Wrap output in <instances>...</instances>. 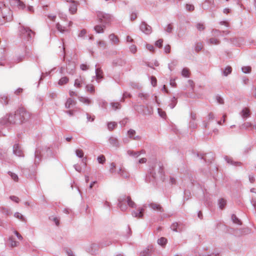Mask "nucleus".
I'll return each mask as SVG.
<instances>
[{"label":"nucleus","instance_id":"f257e3e1","mask_svg":"<svg viewBox=\"0 0 256 256\" xmlns=\"http://www.w3.org/2000/svg\"><path fill=\"white\" fill-rule=\"evenodd\" d=\"M118 206L121 210L126 211L128 208V206L134 208L136 204L132 200L130 196L123 195L118 198Z\"/></svg>","mask_w":256,"mask_h":256},{"label":"nucleus","instance_id":"e2e57ef3","mask_svg":"<svg viewBox=\"0 0 256 256\" xmlns=\"http://www.w3.org/2000/svg\"><path fill=\"white\" fill-rule=\"evenodd\" d=\"M177 64L178 62L176 60H173L172 62L170 64H168L169 70L170 71H172V70L173 68L177 65Z\"/></svg>","mask_w":256,"mask_h":256},{"label":"nucleus","instance_id":"9d476101","mask_svg":"<svg viewBox=\"0 0 256 256\" xmlns=\"http://www.w3.org/2000/svg\"><path fill=\"white\" fill-rule=\"evenodd\" d=\"M140 30L146 34H150L152 32V28L146 22H142L140 26Z\"/></svg>","mask_w":256,"mask_h":256},{"label":"nucleus","instance_id":"412c9836","mask_svg":"<svg viewBox=\"0 0 256 256\" xmlns=\"http://www.w3.org/2000/svg\"><path fill=\"white\" fill-rule=\"evenodd\" d=\"M109 143L112 146L116 148L120 146V143L118 138L113 136H110L108 139Z\"/></svg>","mask_w":256,"mask_h":256},{"label":"nucleus","instance_id":"2f4dec72","mask_svg":"<svg viewBox=\"0 0 256 256\" xmlns=\"http://www.w3.org/2000/svg\"><path fill=\"white\" fill-rule=\"evenodd\" d=\"M158 174L159 176V178L162 181H164V172L163 167L160 164H159L158 166Z\"/></svg>","mask_w":256,"mask_h":256},{"label":"nucleus","instance_id":"f03ea898","mask_svg":"<svg viewBox=\"0 0 256 256\" xmlns=\"http://www.w3.org/2000/svg\"><path fill=\"white\" fill-rule=\"evenodd\" d=\"M0 9L3 20H0V25L4 24L5 21L10 22L12 19V14L11 10L6 7L2 2L0 3Z\"/></svg>","mask_w":256,"mask_h":256},{"label":"nucleus","instance_id":"6e6552de","mask_svg":"<svg viewBox=\"0 0 256 256\" xmlns=\"http://www.w3.org/2000/svg\"><path fill=\"white\" fill-rule=\"evenodd\" d=\"M157 179V176L155 170L152 168L150 169V171L146 176V181L148 182L154 183Z\"/></svg>","mask_w":256,"mask_h":256},{"label":"nucleus","instance_id":"7ed1b4c3","mask_svg":"<svg viewBox=\"0 0 256 256\" xmlns=\"http://www.w3.org/2000/svg\"><path fill=\"white\" fill-rule=\"evenodd\" d=\"M20 38L27 41L30 40L35 34L30 28L21 26L19 28Z\"/></svg>","mask_w":256,"mask_h":256},{"label":"nucleus","instance_id":"79ce46f5","mask_svg":"<svg viewBox=\"0 0 256 256\" xmlns=\"http://www.w3.org/2000/svg\"><path fill=\"white\" fill-rule=\"evenodd\" d=\"M0 210L2 214L6 216H9L12 214V212H10V210L7 208L2 207L0 208Z\"/></svg>","mask_w":256,"mask_h":256},{"label":"nucleus","instance_id":"8fccbe9b","mask_svg":"<svg viewBox=\"0 0 256 256\" xmlns=\"http://www.w3.org/2000/svg\"><path fill=\"white\" fill-rule=\"evenodd\" d=\"M144 106L143 105H136L134 106L135 110H137L138 112L144 114V110H142L144 108Z\"/></svg>","mask_w":256,"mask_h":256},{"label":"nucleus","instance_id":"423d86ee","mask_svg":"<svg viewBox=\"0 0 256 256\" xmlns=\"http://www.w3.org/2000/svg\"><path fill=\"white\" fill-rule=\"evenodd\" d=\"M18 118L16 116V114H6L4 118H3L0 122L2 125H5L8 124H18L17 122Z\"/></svg>","mask_w":256,"mask_h":256},{"label":"nucleus","instance_id":"69168bd1","mask_svg":"<svg viewBox=\"0 0 256 256\" xmlns=\"http://www.w3.org/2000/svg\"><path fill=\"white\" fill-rule=\"evenodd\" d=\"M14 217L22 221L24 220V218L23 216L18 212H16L14 214Z\"/></svg>","mask_w":256,"mask_h":256},{"label":"nucleus","instance_id":"6ab92c4d","mask_svg":"<svg viewBox=\"0 0 256 256\" xmlns=\"http://www.w3.org/2000/svg\"><path fill=\"white\" fill-rule=\"evenodd\" d=\"M138 97L144 101L146 108H148V104L145 101L148 100L150 98V94L147 93L140 92L138 94Z\"/></svg>","mask_w":256,"mask_h":256},{"label":"nucleus","instance_id":"ddd939ff","mask_svg":"<svg viewBox=\"0 0 256 256\" xmlns=\"http://www.w3.org/2000/svg\"><path fill=\"white\" fill-rule=\"evenodd\" d=\"M13 153L19 157H23L24 156L23 150L22 149L21 146L18 144H16L14 145Z\"/></svg>","mask_w":256,"mask_h":256},{"label":"nucleus","instance_id":"052dcab7","mask_svg":"<svg viewBox=\"0 0 256 256\" xmlns=\"http://www.w3.org/2000/svg\"><path fill=\"white\" fill-rule=\"evenodd\" d=\"M69 94H70V96L71 97L70 98H72L73 99L75 97L78 98H80V97L78 96V94L76 92H74L72 90H70Z\"/></svg>","mask_w":256,"mask_h":256},{"label":"nucleus","instance_id":"bb28decb","mask_svg":"<svg viewBox=\"0 0 256 256\" xmlns=\"http://www.w3.org/2000/svg\"><path fill=\"white\" fill-rule=\"evenodd\" d=\"M66 72L70 74H72L75 68V66L73 62H69L66 66Z\"/></svg>","mask_w":256,"mask_h":256},{"label":"nucleus","instance_id":"39448f33","mask_svg":"<svg viewBox=\"0 0 256 256\" xmlns=\"http://www.w3.org/2000/svg\"><path fill=\"white\" fill-rule=\"evenodd\" d=\"M96 13L98 20L100 22L106 25L110 22L112 17L110 14L100 11H97Z\"/></svg>","mask_w":256,"mask_h":256},{"label":"nucleus","instance_id":"4be33fe9","mask_svg":"<svg viewBox=\"0 0 256 256\" xmlns=\"http://www.w3.org/2000/svg\"><path fill=\"white\" fill-rule=\"evenodd\" d=\"M148 206L150 208L152 209L160 212H164L163 208L161 206L156 203L152 202L148 204Z\"/></svg>","mask_w":256,"mask_h":256},{"label":"nucleus","instance_id":"9b49d317","mask_svg":"<svg viewBox=\"0 0 256 256\" xmlns=\"http://www.w3.org/2000/svg\"><path fill=\"white\" fill-rule=\"evenodd\" d=\"M69 4V11L72 14L77 10L78 2L74 0H64Z\"/></svg>","mask_w":256,"mask_h":256},{"label":"nucleus","instance_id":"864d4df0","mask_svg":"<svg viewBox=\"0 0 256 256\" xmlns=\"http://www.w3.org/2000/svg\"><path fill=\"white\" fill-rule=\"evenodd\" d=\"M9 242H10V244L12 247H14L17 246V244L18 243V242L14 240V238L12 237H10L9 238Z\"/></svg>","mask_w":256,"mask_h":256},{"label":"nucleus","instance_id":"f704fd0d","mask_svg":"<svg viewBox=\"0 0 256 256\" xmlns=\"http://www.w3.org/2000/svg\"><path fill=\"white\" fill-rule=\"evenodd\" d=\"M167 242H168L167 239L164 237H161L160 238L158 239V244L162 247H164Z\"/></svg>","mask_w":256,"mask_h":256},{"label":"nucleus","instance_id":"09e8293b","mask_svg":"<svg viewBox=\"0 0 256 256\" xmlns=\"http://www.w3.org/2000/svg\"><path fill=\"white\" fill-rule=\"evenodd\" d=\"M208 42L211 44H220L219 40L216 38H210L208 40Z\"/></svg>","mask_w":256,"mask_h":256},{"label":"nucleus","instance_id":"5fc2aeb1","mask_svg":"<svg viewBox=\"0 0 256 256\" xmlns=\"http://www.w3.org/2000/svg\"><path fill=\"white\" fill-rule=\"evenodd\" d=\"M252 126V124L250 122H246L241 125L240 126V128L247 129L248 128L251 127Z\"/></svg>","mask_w":256,"mask_h":256},{"label":"nucleus","instance_id":"ea45409f","mask_svg":"<svg viewBox=\"0 0 256 256\" xmlns=\"http://www.w3.org/2000/svg\"><path fill=\"white\" fill-rule=\"evenodd\" d=\"M110 106L114 110H116L121 108V105L118 102H113L110 103Z\"/></svg>","mask_w":256,"mask_h":256},{"label":"nucleus","instance_id":"f8f14e48","mask_svg":"<svg viewBox=\"0 0 256 256\" xmlns=\"http://www.w3.org/2000/svg\"><path fill=\"white\" fill-rule=\"evenodd\" d=\"M196 114L195 113L191 112L190 114V120L189 122V128L192 129H195L198 126V124L196 122Z\"/></svg>","mask_w":256,"mask_h":256},{"label":"nucleus","instance_id":"72a5a7b5","mask_svg":"<svg viewBox=\"0 0 256 256\" xmlns=\"http://www.w3.org/2000/svg\"><path fill=\"white\" fill-rule=\"evenodd\" d=\"M231 219L234 224L240 226L242 224V221L234 214L232 215Z\"/></svg>","mask_w":256,"mask_h":256},{"label":"nucleus","instance_id":"4c0bfd02","mask_svg":"<svg viewBox=\"0 0 256 256\" xmlns=\"http://www.w3.org/2000/svg\"><path fill=\"white\" fill-rule=\"evenodd\" d=\"M86 90L88 92H90L91 94H93L94 93L95 90L94 86L92 84H87L86 86Z\"/></svg>","mask_w":256,"mask_h":256},{"label":"nucleus","instance_id":"aec40b11","mask_svg":"<svg viewBox=\"0 0 256 256\" xmlns=\"http://www.w3.org/2000/svg\"><path fill=\"white\" fill-rule=\"evenodd\" d=\"M214 154L212 152H209L206 154H204L200 158L201 159H203L206 162H211L212 160L214 158Z\"/></svg>","mask_w":256,"mask_h":256},{"label":"nucleus","instance_id":"37998d69","mask_svg":"<svg viewBox=\"0 0 256 256\" xmlns=\"http://www.w3.org/2000/svg\"><path fill=\"white\" fill-rule=\"evenodd\" d=\"M68 82V78L64 76L62 78L58 81V84L60 86H62L64 84H66Z\"/></svg>","mask_w":256,"mask_h":256},{"label":"nucleus","instance_id":"20e7f679","mask_svg":"<svg viewBox=\"0 0 256 256\" xmlns=\"http://www.w3.org/2000/svg\"><path fill=\"white\" fill-rule=\"evenodd\" d=\"M16 116L18 118L17 122L18 124H21L28 120L30 118V113L24 108H19L16 112Z\"/></svg>","mask_w":256,"mask_h":256},{"label":"nucleus","instance_id":"7c9ffc66","mask_svg":"<svg viewBox=\"0 0 256 256\" xmlns=\"http://www.w3.org/2000/svg\"><path fill=\"white\" fill-rule=\"evenodd\" d=\"M106 28V25L102 24V25H96L94 27V29L96 33L100 34L104 32V29Z\"/></svg>","mask_w":256,"mask_h":256},{"label":"nucleus","instance_id":"a211bd4d","mask_svg":"<svg viewBox=\"0 0 256 256\" xmlns=\"http://www.w3.org/2000/svg\"><path fill=\"white\" fill-rule=\"evenodd\" d=\"M118 174L122 178H128L130 177V174L124 168H120Z\"/></svg>","mask_w":256,"mask_h":256},{"label":"nucleus","instance_id":"473e14b6","mask_svg":"<svg viewBox=\"0 0 256 256\" xmlns=\"http://www.w3.org/2000/svg\"><path fill=\"white\" fill-rule=\"evenodd\" d=\"M86 30H81V38L82 40H92L94 38L93 36L92 35H88V36H85L84 35L86 34Z\"/></svg>","mask_w":256,"mask_h":256},{"label":"nucleus","instance_id":"5701e85b","mask_svg":"<svg viewBox=\"0 0 256 256\" xmlns=\"http://www.w3.org/2000/svg\"><path fill=\"white\" fill-rule=\"evenodd\" d=\"M34 156H35L34 164L36 165H37L39 164L40 162V161L41 157H42L41 152L39 149H38V148L36 149V150L35 151V153H34Z\"/></svg>","mask_w":256,"mask_h":256},{"label":"nucleus","instance_id":"a878e982","mask_svg":"<svg viewBox=\"0 0 256 256\" xmlns=\"http://www.w3.org/2000/svg\"><path fill=\"white\" fill-rule=\"evenodd\" d=\"M76 104L75 100L72 98H68L65 104V107L66 108H70Z\"/></svg>","mask_w":256,"mask_h":256},{"label":"nucleus","instance_id":"3c124183","mask_svg":"<svg viewBox=\"0 0 256 256\" xmlns=\"http://www.w3.org/2000/svg\"><path fill=\"white\" fill-rule=\"evenodd\" d=\"M8 174L10 176V177L14 180L15 182L18 181V178L17 174L11 172H8Z\"/></svg>","mask_w":256,"mask_h":256},{"label":"nucleus","instance_id":"e433bc0d","mask_svg":"<svg viewBox=\"0 0 256 256\" xmlns=\"http://www.w3.org/2000/svg\"><path fill=\"white\" fill-rule=\"evenodd\" d=\"M107 125L108 130L112 131L117 126V123L114 122H108Z\"/></svg>","mask_w":256,"mask_h":256},{"label":"nucleus","instance_id":"c85d7f7f","mask_svg":"<svg viewBox=\"0 0 256 256\" xmlns=\"http://www.w3.org/2000/svg\"><path fill=\"white\" fill-rule=\"evenodd\" d=\"M212 32L213 35L214 36H220V34L222 32L224 34H225V35H227L230 33V31H228V30L220 31V30H216V29H213L212 30Z\"/></svg>","mask_w":256,"mask_h":256},{"label":"nucleus","instance_id":"a19ab883","mask_svg":"<svg viewBox=\"0 0 256 256\" xmlns=\"http://www.w3.org/2000/svg\"><path fill=\"white\" fill-rule=\"evenodd\" d=\"M8 99L7 96L5 95H1L0 96V102L2 104H8Z\"/></svg>","mask_w":256,"mask_h":256},{"label":"nucleus","instance_id":"680f3d73","mask_svg":"<svg viewBox=\"0 0 256 256\" xmlns=\"http://www.w3.org/2000/svg\"><path fill=\"white\" fill-rule=\"evenodd\" d=\"M186 8L188 12H192L194 10V7L192 4H187L186 5Z\"/></svg>","mask_w":256,"mask_h":256},{"label":"nucleus","instance_id":"c756f323","mask_svg":"<svg viewBox=\"0 0 256 256\" xmlns=\"http://www.w3.org/2000/svg\"><path fill=\"white\" fill-rule=\"evenodd\" d=\"M240 114L242 117L246 119L250 116V110L248 108H244L242 110Z\"/></svg>","mask_w":256,"mask_h":256},{"label":"nucleus","instance_id":"13d9d810","mask_svg":"<svg viewBox=\"0 0 256 256\" xmlns=\"http://www.w3.org/2000/svg\"><path fill=\"white\" fill-rule=\"evenodd\" d=\"M136 132L134 130L132 129H130L128 131V135L129 138H132L134 136V135L136 134Z\"/></svg>","mask_w":256,"mask_h":256},{"label":"nucleus","instance_id":"a18cd8bd","mask_svg":"<svg viewBox=\"0 0 256 256\" xmlns=\"http://www.w3.org/2000/svg\"><path fill=\"white\" fill-rule=\"evenodd\" d=\"M218 205L220 209H223L226 205V200L222 198L218 200Z\"/></svg>","mask_w":256,"mask_h":256},{"label":"nucleus","instance_id":"6e6d98bb","mask_svg":"<svg viewBox=\"0 0 256 256\" xmlns=\"http://www.w3.org/2000/svg\"><path fill=\"white\" fill-rule=\"evenodd\" d=\"M56 28L60 32H64L65 30V28L61 26L59 23L56 24Z\"/></svg>","mask_w":256,"mask_h":256},{"label":"nucleus","instance_id":"c03bdc74","mask_svg":"<svg viewBox=\"0 0 256 256\" xmlns=\"http://www.w3.org/2000/svg\"><path fill=\"white\" fill-rule=\"evenodd\" d=\"M182 75L185 78L190 77V71L188 68H184L182 72Z\"/></svg>","mask_w":256,"mask_h":256},{"label":"nucleus","instance_id":"0e129e2a","mask_svg":"<svg viewBox=\"0 0 256 256\" xmlns=\"http://www.w3.org/2000/svg\"><path fill=\"white\" fill-rule=\"evenodd\" d=\"M97 160L100 164H103L105 162V157L104 155L100 156L98 157Z\"/></svg>","mask_w":256,"mask_h":256},{"label":"nucleus","instance_id":"cd10ccee","mask_svg":"<svg viewBox=\"0 0 256 256\" xmlns=\"http://www.w3.org/2000/svg\"><path fill=\"white\" fill-rule=\"evenodd\" d=\"M225 160L226 161V162L228 164H230L232 165L235 166H240L242 165V162H234L232 160V158H229L228 156H226L224 157Z\"/></svg>","mask_w":256,"mask_h":256},{"label":"nucleus","instance_id":"b1692460","mask_svg":"<svg viewBox=\"0 0 256 256\" xmlns=\"http://www.w3.org/2000/svg\"><path fill=\"white\" fill-rule=\"evenodd\" d=\"M144 152V150H142L141 151H134L132 150H128L127 152V154L130 156H133L134 158L138 157L142 153Z\"/></svg>","mask_w":256,"mask_h":256},{"label":"nucleus","instance_id":"603ef678","mask_svg":"<svg viewBox=\"0 0 256 256\" xmlns=\"http://www.w3.org/2000/svg\"><path fill=\"white\" fill-rule=\"evenodd\" d=\"M242 72L245 74H248L251 72V67L250 66H246L242 68Z\"/></svg>","mask_w":256,"mask_h":256},{"label":"nucleus","instance_id":"dca6fc26","mask_svg":"<svg viewBox=\"0 0 256 256\" xmlns=\"http://www.w3.org/2000/svg\"><path fill=\"white\" fill-rule=\"evenodd\" d=\"M144 208H138L136 210H133L132 214L134 217L138 218H142L144 216Z\"/></svg>","mask_w":256,"mask_h":256},{"label":"nucleus","instance_id":"c9c22d12","mask_svg":"<svg viewBox=\"0 0 256 256\" xmlns=\"http://www.w3.org/2000/svg\"><path fill=\"white\" fill-rule=\"evenodd\" d=\"M177 102H178L177 98L175 96H173L171 98L168 106L170 108H172V109L174 108L175 107V106H176Z\"/></svg>","mask_w":256,"mask_h":256},{"label":"nucleus","instance_id":"49530a36","mask_svg":"<svg viewBox=\"0 0 256 256\" xmlns=\"http://www.w3.org/2000/svg\"><path fill=\"white\" fill-rule=\"evenodd\" d=\"M232 70V68L230 66H228L226 67L223 71V74L224 76H227L228 74H230Z\"/></svg>","mask_w":256,"mask_h":256},{"label":"nucleus","instance_id":"f3484780","mask_svg":"<svg viewBox=\"0 0 256 256\" xmlns=\"http://www.w3.org/2000/svg\"><path fill=\"white\" fill-rule=\"evenodd\" d=\"M214 7L215 5L214 4V0H206L205 2L202 5V8L204 10L208 9L210 8H212Z\"/></svg>","mask_w":256,"mask_h":256},{"label":"nucleus","instance_id":"58836bf2","mask_svg":"<svg viewBox=\"0 0 256 256\" xmlns=\"http://www.w3.org/2000/svg\"><path fill=\"white\" fill-rule=\"evenodd\" d=\"M81 102L89 105L92 103L91 100L88 97L81 96Z\"/></svg>","mask_w":256,"mask_h":256},{"label":"nucleus","instance_id":"0eeeda50","mask_svg":"<svg viewBox=\"0 0 256 256\" xmlns=\"http://www.w3.org/2000/svg\"><path fill=\"white\" fill-rule=\"evenodd\" d=\"M98 245L96 243H91L85 247L86 250L92 255H95L98 253Z\"/></svg>","mask_w":256,"mask_h":256},{"label":"nucleus","instance_id":"338daca9","mask_svg":"<svg viewBox=\"0 0 256 256\" xmlns=\"http://www.w3.org/2000/svg\"><path fill=\"white\" fill-rule=\"evenodd\" d=\"M132 54H135L137 51V48L136 45L132 44L129 48Z\"/></svg>","mask_w":256,"mask_h":256},{"label":"nucleus","instance_id":"bf43d9fd","mask_svg":"<svg viewBox=\"0 0 256 256\" xmlns=\"http://www.w3.org/2000/svg\"><path fill=\"white\" fill-rule=\"evenodd\" d=\"M203 48L202 44V43H198L195 46V50L196 52H198L202 50Z\"/></svg>","mask_w":256,"mask_h":256},{"label":"nucleus","instance_id":"4d7b16f0","mask_svg":"<svg viewBox=\"0 0 256 256\" xmlns=\"http://www.w3.org/2000/svg\"><path fill=\"white\" fill-rule=\"evenodd\" d=\"M64 250L68 256H75L73 252L70 249L66 248H64Z\"/></svg>","mask_w":256,"mask_h":256},{"label":"nucleus","instance_id":"2eb2a0df","mask_svg":"<svg viewBox=\"0 0 256 256\" xmlns=\"http://www.w3.org/2000/svg\"><path fill=\"white\" fill-rule=\"evenodd\" d=\"M9 2L12 6H17L21 9H24L25 8V4L20 0H9Z\"/></svg>","mask_w":256,"mask_h":256},{"label":"nucleus","instance_id":"de8ad7c7","mask_svg":"<svg viewBox=\"0 0 256 256\" xmlns=\"http://www.w3.org/2000/svg\"><path fill=\"white\" fill-rule=\"evenodd\" d=\"M97 44L98 48H102V50H104L106 46V42L103 40L98 41Z\"/></svg>","mask_w":256,"mask_h":256},{"label":"nucleus","instance_id":"4468645a","mask_svg":"<svg viewBox=\"0 0 256 256\" xmlns=\"http://www.w3.org/2000/svg\"><path fill=\"white\" fill-rule=\"evenodd\" d=\"M154 252V248L153 246L149 245L140 252V256H150Z\"/></svg>","mask_w":256,"mask_h":256},{"label":"nucleus","instance_id":"774afa93","mask_svg":"<svg viewBox=\"0 0 256 256\" xmlns=\"http://www.w3.org/2000/svg\"><path fill=\"white\" fill-rule=\"evenodd\" d=\"M162 42H163V40L162 39H159L155 42L156 46H158L159 48H160L162 46Z\"/></svg>","mask_w":256,"mask_h":256},{"label":"nucleus","instance_id":"393cba45","mask_svg":"<svg viewBox=\"0 0 256 256\" xmlns=\"http://www.w3.org/2000/svg\"><path fill=\"white\" fill-rule=\"evenodd\" d=\"M108 38H109L110 41L113 44L117 45L119 44L120 41H119L118 38L114 34H110Z\"/></svg>","mask_w":256,"mask_h":256},{"label":"nucleus","instance_id":"1a4fd4ad","mask_svg":"<svg viewBox=\"0 0 256 256\" xmlns=\"http://www.w3.org/2000/svg\"><path fill=\"white\" fill-rule=\"evenodd\" d=\"M170 228L174 232H180L185 230V226L182 223L175 222L172 224Z\"/></svg>","mask_w":256,"mask_h":256}]
</instances>
